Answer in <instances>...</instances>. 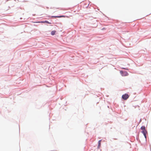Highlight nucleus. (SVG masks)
<instances>
[{"mask_svg":"<svg viewBox=\"0 0 151 151\" xmlns=\"http://www.w3.org/2000/svg\"><path fill=\"white\" fill-rule=\"evenodd\" d=\"M141 129L142 130V132L144 134V137L145 139H146L147 136L146 135V134L147 133V131L145 129V127L144 126H142L141 128Z\"/></svg>","mask_w":151,"mask_h":151,"instance_id":"obj_1","label":"nucleus"},{"mask_svg":"<svg viewBox=\"0 0 151 151\" xmlns=\"http://www.w3.org/2000/svg\"><path fill=\"white\" fill-rule=\"evenodd\" d=\"M129 95L127 93L123 95L122 96V98L124 100H127L129 97Z\"/></svg>","mask_w":151,"mask_h":151,"instance_id":"obj_2","label":"nucleus"},{"mask_svg":"<svg viewBox=\"0 0 151 151\" xmlns=\"http://www.w3.org/2000/svg\"><path fill=\"white\" fill-rule=\"evenodd\" d=\"M65 17L64 16H51V17H55V18H56V17Z\"/></svg>","mask_w":151,"mask_h":151,"instance_id":"obj_3","label":"nucleus"},{"mask_svg":"<svg viewBox=\"0 0 151 151\" xmlns=\"http://www.w3.org/2000/svg\"><path fill=\"white\" fill-rule=\"evenodd\" d=\"M101 140H100L98 142V148H100V147L101 146Z\"/></svg>","mask_w":151,"mask_h":151,"instance_id":"obj_4","label":"nucleus"},{"mask_svg":"<svg viewBox=\"0 0 151 151\" xmlns=\"http://www.w3.org/2000/svg\"><path fill=\"white\" fill-rule=\"evenodd\" d=\"M56 32V31L55 30L52 31L51 32V34L52 35H54L55 34V33Z\"/></svg>","mask_w":151,"mask_h":151,"instance_id":"obj_5","label":"nucleus"},{"mask_svg":"<svg viewBox=\"0 0 151 151\" xmlns=\"http://www.w3.org/2000/svg\"><path fill=\"white\" fill-rule=\"evenodd\" d=\"M45 23H48V24H51V23L49 22L48 21H45Z\"/></svg>","mask_w":151,"mask_h":151,"instance_id":"obj_6","label":"nucleus"},{"mask_svg":"<svg viewBox=\"0 0 151 151\" xmlns=\"http://www.w3.org/2000/svg\"><path fill=\"white\" fill-rule=\"evenodd\" d=\"M38 23H45V21H42L41 22H37Z\"/></svg>","mask_w":151,"mask_h":151,"instance_id":"obj_7","label":"nucleus"},{"mask_svg":"<svg viewBox=\"0 0 151 151\" xmlns=\"http://www.w3.org/2000/svg\"><path fill=\"white\" fill-rule=\"evenodd\" d=\"M120 72V73H122V72H122V71H121Z\"/></svg>","mask_w":151,"mask_h":151,"instance_id":"obj_8","label":"nucleus"}]
</instances>
